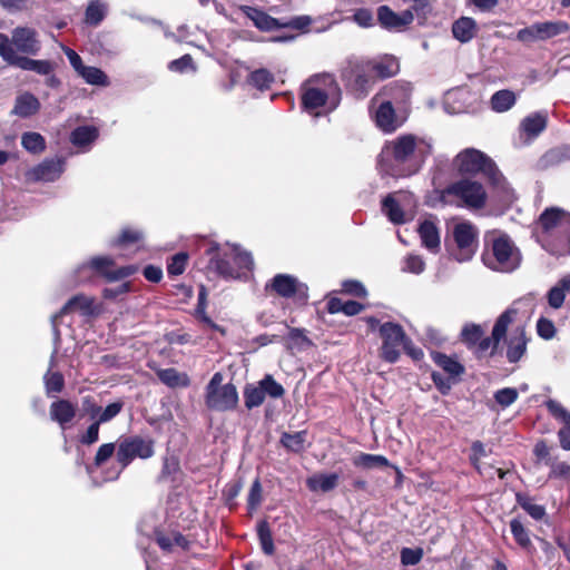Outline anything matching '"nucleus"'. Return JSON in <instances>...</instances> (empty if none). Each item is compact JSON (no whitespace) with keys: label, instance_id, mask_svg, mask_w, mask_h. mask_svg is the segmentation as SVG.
Listing matches in <instances>:
<instances>
[{"label":"nucleus","instance_id":"f257e3e1","mask_svg":"<svg viewBox=\"0 0 570 570\" xmlns=\"http://www.w3.org/2000/svg\"><path fill=\"white\" fill-rule=\"evenodd\" d=\"M431 145L414 135L397 136L384 144L379 167L384 175L407 177L416 174L431 154Z\"/></svg>","mask_w":570,"mask_h":570},{"label":"nucleus","instance_id":"f03ea898","mask_svg":"<svg viewBox=\"0 0 570 570\" xmlns=\"http://www.w3.org/2000/svg\"><path fill=\"white\" fill-rule=\"evenodd\" d=\"M205 253L209 256L207 268L226 279L240 278L254 265L250 253L236 245L222 248L219 244L212 243Z\"/></svg>","mask_w":570,"mask_h":570},{"label":"nucleus","instance_id":"7ed1b4c3","mask_svg":"<svg viewBox=\"0 0 570 570\" xmlns=\"http://www.w3.org/2000/svg\"><path fill=\"white\" fill-rule=\"evenodd\" d=\"M521 261L519 248L507 234H493L487 240L482 262L488 268L500 273H511L520 266Z\"/></svg>","mask_w":570,"mask_h":570},{"label":"nucleus","instance_id":"20e7f679","mask_svg":"<svg viewBox=\"0 0 570 570\" xmlns=\"http://www.w3.org/2000/svg\"><path fill=\"white\" fill-rule=\"evenodd\" d=\"M154 455V441L138 435L127 436L119 441L116 452L117 465L104 471L101 482L119 479L121 472L136 459H148Z\"/></svg>","mask_w":570,"mask_h":570},{"label":"nucleus","instance_id":"39448f33","mask_svg":"<svg viewBox=\"0 0 570 570\" xmlns=\"http://www.w3.org/2000/svg\"><path fill=\"white\" fill-rule=\"evenodd\" d=\"M454 164L462 174L482 173L494 187L502 190L508 196L509 188L504 177L499 171L493 160L482 151L474 148H466L455 157Z\"/></svg>","mask_w":570,"mask_h":570},{"label":"nucleus","instance_id":"423d86ee","mask_svg":"<svg viewBox=\"0 0 570 570\" xmlns=\"http://www.w3.org/2000/svg\"><path fill=\"white\" fill-rule=\"evenodd\" d=\"M440 200L444 205L480 209L485 206L487 193L482 184L471 179H460L441 191Z\"/></svg>","mask_w":570,"mask_h":570},{"label":"nucleus","instance_id":"0eeeda50","mask_svg":"<svg viewBox=\"0 0 570 570\" xmlns=\"http://www.w3.org/2000/svg\"><path fill=\"white\" fill-rule=\"evenodd\" d=\"M224 376L215 373L206 386L205 403L214 411L234 410L238 403V393L234 384H223Z\"/></svg>","mask_w":570,"mask_h":570},{"label":"nucleus","instance_id":"6e6552de","mask_svg":"<svg viewBox=\"0 0 570 570\" xmlns=\"http://www.w3.org/2000/svg\"><path fill=\"white\" fill-rule=\"evenodd\" d=\"M452 234L455 247L451 255L460 263L469 262L478 249V228L470 222H461L453 227Z\"/></svg>","mask_w":570,"mask_h":570},{"label":"nucleus","instance_id":"1a4fd4ad","mask_svg":"<svg viewBox=\"0 0 570 570\" xmlns=\"http://www.w3.org/2000/svg\"><path fill=\"white\" fill-rule=\"evenodd\" d=\"M380 335L383 341L381 356L389 363H395L401 355V347L409 348L410 340L403 327L393 322H386L380 326Z\"/></svg>","mask_w":570,"mask_h":570},{"label":"nucleus","instance_id":"9d476101","mask_svg":"<svg viewBox=\"0 0 570 570\" xmlns=\"http://www.w3.org/2000/svg\"><path fill=\"white\" fill-rule=\"evenodd\" d=\"M0 56L7 63L38 75L48 76L53 70V65L49 60H35L17 53L4 33H0Z\"/></svg>","mask_w":570,"mask_h":570},{"label":"nucleus","instance_id":"9b49d317","mask_svg":"<svg viewBox=\"0 0 570 570\" xmlns=\"http://www.w3.org/2000/svg\"><path fill=\"white\" fill-rule=\"evenodd\" d=\"M538 224L542 229V245L549 240H558L570 224V213L559 207L546 208L539 216Z\"/></svg>","mask_w":570,"mask_h":570},{"label":"nucleus","instance_id":"f8f14e48","mask_svg":"<svg viewBox=\"0 0 570 570\" xmlns=\"http://www.w3.org/2000/svg\"><path fill=\"white\" fill-rule=\"evenodd\" d=\"M412 97V86L407 81L396 80L385 85L375 95V100L390 102L401 114H409Z\"/></svg>","mask_w":570,"mask_h":570},{"label":"nucleus","instance_id":"ddd939ff","mask_svg":"<svg viewBox=\"0 0 570 570\" xmlns=\"http://www.w3.org/2000/svg\"><path fill=\"white\" fill-rule=\"evenodd\" d=\"M342 76L346 86L360 98L365 97L373 86V73L366 62L351 65Z\"/></svg>","mask_w":570,"mask_h":570},{"label":"nucleus","instance_id":"4468645a","mask_svg":"<svg viewBox=\"0 0 570 570\" xmlns=\"http://www.w3.org/2000/svg\"><path fill=\"white\" fill-rule=\"evenodd\" d=\"M318 79H322L324 85L334 83V79L328 75L311 78L304 83L302 88V105L304 110L314 114V116H320V112L316 110L325 105L328 97V92L325 89L313 86V82Z\"/></svg>","mask_w":570,"mask_h":570},{"label":"nucleus","instance_id":"2eb2a0df","mask_svg":"<svg viewBox=\"0 0 570 570\" xmlns=\"http://www.w3.org/2000/svg\"><path fill=\"white\" fill-rule=\"evenodd\" d=\"M371 104L376 106L374 114L375 124L384 132L396 130L407 117V114L399 112V109L391 106L390 102L375 100V96L372 98Z\"/></svg>","mask_w":570,"mask_h":570},{"label":"nucleus","instance_id":"dca6fc26","mask_svg":"<svg viewBox=\"0 0 570 570\" xmlns=\"http://www.w3.org/2000/svg\"><path fill=\"white\" fill-rule=\"evenodd\" d=\"M65 171V159L61 157L46 158L37 166L30 168L26 173V178L29 181H43L51 183L60 178Z\"/></svg>","mask_w":570,"mask_h":570},{"label":"nucleus","instance_id":"f3484780","mask_svg":"<svg viewBox=\"0 0 570 570\" xmlns=\"http://www.w3.org/2000/svg\"><path fill=\"white\" fill-rule=\"evenodd\" d=\"M9 41L17 53L21 52L28 56H36L41 49L38 32L29 27L14 28Z\"/></svg>","mask_w":570,"mask_h":570},{"label":"nucleus","instance_id":"a211bd4d","mask_svg":"<svg viewBox=\"0 0 570 570\" xmlns=\"http://www.w3.org/2000/svg\"><path fill=\"white\" fill-rule=\"evenodd\" d=\"M89 265L92 269L97 271L109 282L122 279L127 276L135 274L137 271V267L134 265L124 266L115 271H111L110 267L114 265V261L108 256L94 257L90 261Z\"/></svg>","mask_w":570,"mask_h":570},{"label":"nucleus","instance_id":"6ab92c4d","mask_svg":"<svg viewBox=\"0 0 570 570\" xmlns=\"http://www.w3.org/2000/svg\"><path fill=\"white\" fill-rule=\"evenodd\" d=\"M80 312L82 315L88 316L92 315L95 312L94 299L86 295H76L71 297L60 309L59 314L52 316V325L55 332V341L58 343L60 341V333L57 328L56 321L61 315L68 314L70 312Z\"/></svg>","mask_w":570,"mask_h":570},{"label":"nucleus","instance_id":"aec40b11","mask_svg":"<svg viewBox=\"0 0 570 570\" xmlns=\"http://www.w3.org/2000/svg\"><path fill=\"white\" fill-rule=\"evenodd\" d=\"M377 19L381 26L389 30H401L414 20L411 10H404L401 13L394 12L387 6H381L377 9Z\"/></svg>","mask_w":570,"mask_h":570},{"label":"nucleus","instance_id":"412c9836","mask_svg":"<svg viewBox=\"0 0 570 570\" xmlns=\"http://www.w3.org/2000/svg\"><path fill=\"white\" fill-rule=\"evenodd\" d=\"M266 288H271L282 297H292L296 293L305 295L307 289V287L301 284L296 277L288 274H277L271 281V284L266 285Z\"/></svg>","mask_w":570,"mask_h":570},{"label":"nucleus","instance_id":"4be33fe9","mask_svg":"<svg viewBox=\"0 0 570 570\" xmlns=\"http://www.w3.org/2000/svg\"><path fill=\"white\" fill-rule=\"evenodd\" d=\"M544 404L550 414L562 422L563 426L558 432L560 445L563 450L570 451V412L556 400L550 399Z\"/></svg>","mask_w":570,"mask_h":570},{"label":"nucleus","instance_id":"5701e85b","mask_svg":"<svg viewBox=\"0 0 570 570\" xmlns=\"http://www.w3.org/2000/svg\"><path fill=\"white\" fill-rule=\"evenodd\" d=\"M411 195L404 193L390 194L382 202V212L393 224H404L405 214L401 207L402 202Z\"/></svg>","mask_w":570,"mask_h":570},{"label":"nucleus","instance_id":"b1692460","mask_svg":"<svg viewBox=\"0 0 570 570\" xmlns=\"http://www.w3.org/2000/svg\"><path fill=\"white\" fill-rule=\"evenodd\" d=\"M243 13L253 21L254 26L263 31H271L282 28L283 24L277 19L271 17L266 12L249 6L240 8Z\"/></svg>","mask_w":570,"mask_h":570},{"label":"nucleus","instance_id":"393cba45","mask_svg":"<svg viewBox=\"0 0 570 570\" xmlns=\"http://www.w3.org/2000/svg\"><path fill=\"white\" fill-rule=\"evenodd\" d=\"M76 405L68 400H57L50 405V417L62 429L66 428L76 416Z\"/></svg>","mask_w":570,"mask_h":570},{"label":"nucleus","instance_id":"a878e982","mask_svg":"<svg viewBox=\"0 0 570 570\" xmlns=\"http://www.w3.org/2000/svg\"><path fill=\"white\" fill-rule=\"evenodd\" d=\"M528 338L523 327H517L508 341L507 358L511 363L518 362L527 351Z\"/></svg>","mask_w":570,"mask_h":570},{"label":"nucleus","instance_id":"bb28decb","mask_svg":"<svg viewBox=\"0 0 570 570\" xmlns=\"http://www.w3.org/2000/svg\"><path fill=\"white\" fill-rule=\"evenodd\" d=\"M337 473H315L306 479V485L312 492H330L338 484Z\"/></svg>","mask_w":570,"mask_h":570},{"label":"nucleus","instance_id":"cd10ccee","mask_svg":"<svg viewBox=\"0 0 570 570\" xmlns=\"http://www.w3.org/2000/svg\"><path fill=\"white\" fill-rule=\"evenodd\" d=\"M419 234L422 245L432 253L440 250V232L436 225L431 220H424L419 226Z\"/></svg>","mask_w":570,"mask_h":570},{"label":"nucleus","instance_id":"c85d7f7f","mask_svg":"<svg viewBox=\"0 0 570 570\" xmlns=\"http://www.w3.org/2000/svg\"><path fill=\"white\" fill-rule=\"evenodd\" d=\"M476 22L470 17H461L452 24L453 37L462 43L471 41L476 35Z\"/></svg>","mask_w":570,"mask_h":570},{"label":"nucleus","instance_id":"c756f323","mask_svg":"<svg viewBox=\"0 0 570 570\" xmlns=\"http://www.w3.org/2000/svg\"><path fill=\"white\" fill-rule=\"evenodd\" d=\"M547 127V115L534 112L527 116L520 124V131L525 134L529 139L538 137Z\"/></svg>","mask_w":570,"mask_h":570},{"label":"nucleus","instance_id":"7c9ffc66","mask_svg":"<svg viewBox=\"0 0 570 570\" xmlns=\"http://www.w3.org/2000/svg\"><path fill=\"white\" fill-rule=\"evenodd\" d=\"M40 109L39 100L29 92H24L17 97L12 114L21 118H28Z\"/></svg>","mask_w":570,"mask_h":570},{"label":"nucleus","instance_id":"2f4dec72","mask_svg":"<svg viewBox=\"0 0 570 570\" xmlns=\"http://www.w3.org/2000/svg\"><path fill=\"white\" fill-rule=\"evenodd\" d=\"M366 63L373 76H376L381 79L390 78L396 75L400 68L399 62L394 57H384L380 60L367 61Z\"/></svg>","mask_w":570,"mask_h":570},{"label":"nucleus","instance_id":"473e14b6","mask_svg":"<svg viewBox=\"0 0 570 570\" xmlns=\"http://www.w3.org/2000/svg\"><path fill=\"white\" fill-rule=\"evenodd\" d=\"M431 357L439 367L449 374L451 380L460 376L464 372L463 365L460 364L454 357L448 356L440 352H433Z\"/></svg>","mask_w":570,"mask_h":570},{"label":"nucleus","instance_id":"72a5a7b5","mask_svg":"<svg viewBox=\"0 0 570 570\" xmlns=\"http://www.w3.org/2000/svg\"><path fill=\"white\" fill-rule=\"evenodd\" d=\"M98 129L94 126H79L71 131L70 141L81 148L89 147L98 138Z\"/></svg>","mask_w":570,"mask_h":570},{"label":"nucleus","instance_id":"f704fd0d","mask_svg":"<svg viewBox=\"0 0 570 570\" xmlns=\"http://www.w3.org/2000/svg\"><path fill=\"white\" fill-rule=\"evenodd\" d=\"M157 376L161 383L169 387H186L189 385L188 375L185 373H179L174 367L158 370Z\"/></svg>","mask_w":570,"mask_h":570},{"label":"nucleus","instance_id":"c9c22d12","mask_svg":"<svg viewBox=\"0 0 570 570\" xmlns=\"http://www.w3.org/2000/svg\"><path fill=\"white\" fill-rule=\"evenodd\" d=\"M542 247L551 255L560 257L570 255V223L558 240H549Z\"/></svg>","mask_w":570,"mask_h":570},{"label":"nucleus","instance_id":"e433bc0d","mask_svg":"<svg viewBox=\"0 0 570 570\" xmlns=\"http://www.w3.org/2000/svg\"><path fill=\"white\" fill-rule=\"evenodd\" d=\"M517 101L513 91L503 89L494 92L491 97V108L497 112H504L511 109Z\"/></svg>","mask_w":570,"mask_h":570},{"label":"nucleus","instance_id":"4c0bfd02","mask_svg":"<svg viewBox=\"0 0 570 570\" xmlns=\"http://www.w3.org/2000/svg\"><path fill=\"white\" fill-rule=\"evenodd\" d=\"M535 24L540 30L541 40L551 39L569 31L570 29L569 24L561 20L537 22Z\"/></svg>","mask_w":570,"mask_h":570},{"label":"nucleus","instance_id":"58836bf2","mask_svg":"<svg viewBox=\"0 0 570 570\" xmlns=\"http://www.w3.org/2000/svg\"><path fill=\"white\" fill-rule=\"evenodd\" d=\"M353 464L357 468L371 470L380 466H387L389 460L384 455L360 453L353 458Z\"/></svg>","mask_w":570,"mask_h":570},{"label":"nucleus","instance_id":"ea45409f","mask_svg":"<svg viewBox=\"0 0 570 570\" xmlns=\"http://www.w3.org/2000/svg\"><path fill=\"white\" fill-rule=\"evenodd\" d=\"M306 432L298 431L294 433L284 432L281 436V443L288 451L299 453L305 449Z\"/></svg>","mask_w":570,"mask_h":570},{"label":"nucleus","instance_id":"a19ab883","mask_svg":"<svg viewBox=\"0 0 570 570\" xmlns=\"http://www.w3.org/2000/svg\"><path fill=\"white\" fill-rule=\"evenodd\" d=\"M22 147L35 155L41 154L46 149V140L42 135L35 131L24 132L21 136Z\"/></svg>","mask_w":570,"mask_h":570},{"label":"nucleus","instance_id":"79ce46f5","mask_svg":"<svg viewBox=\"0 0 570 570\" xmlns=\"http://www.w3.org/2000/svg\"><path fill=\"white\" fill-rule=\"evenodd\" d=\"M510 530L515 542L524 550L529 551L532 549V542L529 531L523 527L520 520L512 519L510 521Z\"/></svg>","mask_w":570,"mask_h":570},{"label":"nucleus","instance_id":"37998d69","mask_svg":"<svg viewBox=\"0 0 570 570\" xmlns=\"http://www.w3.org/2000/svg\"><path fill=\"white\" fill-rule=\"evenodd\" d=\"M514 314V311L508 309L503 312L497 320L492 330L494 346H498L500 341L505 336L508 327L511 324Z\"/></svg>","mask_w":570,"mask_h":570},{"label":"nucleus","instance_id":"c03bdc74","mask_svg":"<svg viewBox=\"0 0 570 570\" xmlns=\"http://www.w3.org/2000/svg\"><path fill=\"white\" fill-rule=\"evenodd\" d=\"M107 13V6L99 0H91L86 9V23L98 26Z\"/></svg>","mask_w":570,"mask_h":570},{"label":"nucleus","instance_id":"a18cd8bd","mask_svg":"<svg viewBox=\"0 0 570 570\" xmlns=\"http://www.w3.org/2000/svg\"><path fill=\"white\" fill-rule=\"evenodd\" d=\"M517 503L534 520H542L546 515V509L543 505H539L532 502L531 498L525 494L517 493Z\"/></svg>","mask_w":570,"mask_h":570},{"label":"nucleus","instance_id":"49530a36","mask_svg":"<svg viewBox=\"0 0 570 570\" xmlns=\"http://www.w3.org/2000/svg\"><path fill=\"white\" fill-rule=\"evenodd\" d=\"M78 75L81 76L89 85H108V77L102 70H100L97 67L83 66V68L78 72Z\"/></svg>","mask_w":570,"mask_h":570},{"label":"nucleus","instance_id":"de8ad7c7","mask_svg":"<svg viewBox=\"0 0 570 570\" xmlns=\"http://www.w3.org/2000/svg\"><path fill=\"white\" fill-rule=\"evenodd\" d=\"M248 81L255 88L265 90L268 89L274 81V76L267 69L262 68L250 72Z\"/></svg>","mask_w":570,"mask_h":570},{"label":"nucleus","instance_id":"09e8293b","mask_svg":"<svg viewBox=\"0 0 570 570\" xmlns=\"http://www.w3.org/2000/svg\"><path fill=\"white\" fill-rule=\"evenodd\" d=\"M265 397L266 396L259 383L256 386L248 385L244 391L245 406L247 409H253L262 405L263 402L265 401Z\"/></svg>","mask_w":570,"mask_h":570},{"label":"nucleus","instance_id":"8fccbe9b","mask_svg":"<svg viewBox=\"0 0 570 570\" xmlns=\"http://www.w3.org/2000/svg\"><path fill=\"white\" fill-rule=\"evenodd\" d=\"M259 384L264 391L265 396L268 395L272 399H279L285 394L284 387L274 380L271 374L265 375Z\"/></svg>","mask_w":570,"mask_h":570},{"label":"nucleus","instance_id":"3c124183","mask_svg":"<svg viewBox=\"0 0 570 570\" xmlns=\"http://www.w3.org/2000/svg\"><path fill=\"white\" fill-rule=\"evenodd\" d=\"M257 534L261 541L263 551L271 556L274 553V542L269 525L266 521H261L257 525Z\"/></svg>","mask_w":570,"mask_h":570},{"label":"nucleus","instance_id":"603ef678","mask_svg":"<svg viewBox=\"0 0 570 570\" xmlns=\"http://www.w3.org/2000/svg\"><path fill=\"white\" fill-rule=\"evenodd\" d=\"M484 332L478 324H468L462 328L461 337L462 341L470 347L473 348L476 343L481 340Z\"/></svg>","mask_w":570,"mask_h":570},{"label":"nucleus","instance_id":"864d4df0","mask_svg":"<svg viewBox=\"0 0 570 570\" xmlns=\"http://www.w3.org/2000/svg\"><path fill=\"white\" fill-rule=\"evenodd\" d=\"M46 392L48 395L51 393H60L65 386V380L61 373L51 372L50 370L43 376Z\"/></svg>","mask_w":570,"mask_h":570},{"label":"nucleus","instance_id":"5fc2aeb1","mask_svg":"<svg viewBox=\"0 0 570 570\" xmlns=\"http://www.w3.org/2000/svg\"><path fill=\"white\" fill-rule=\"evenodd\" d=\"M180 471L179 460L175 455H169L164 459L163 470L160 478L163 480H174Z\"/></svg>","mask_w":570,"mask_h":570},{"label":"nucleus","instance_id":"6e6d98bb","mask_svg":"<svg viewBox=\"0 0 570 570\" xmlns=\"http://www.w3.org/2000/svg\"><path fill=\"white\" fill-rule=\"evenodd\" d=\"M117 452L115 443L101 444L94 459V466L99 468L106 463Z\"/></svg>","mask_w":570,"mask_h":570},{"label":"nucleus","instance_id":"4d7b16f0","mask_svg":"<svg viewBox=\"0 0 570 570\" xmlns=\"http://www.w3.org/2000/svg\"><path fill=\"white\" fill-rule=\"evenodd\" d=\"M122 407L124 403L121 401L110 403L105 409H101V412L99 413L96 421L99 424L107 423L115 419L121 412Z\"/></svg>","mask_w":570,"mask_h":570},{"label":"nucleus","instance_id":"13d9d810","mask_svg":"<svg viewBox=\"0 0 570 570\" xmlns=\"http://www.w3.org/2000/svg\"><path fill=\"white\" fill-rule=\"evenodd\" d=\"M518 399V391L513 387H504L494 393V400L502 407H508Z\"/></svg>","mask_w":570,"mask_h":570},{"label":"nucleus","instance_id":"bf43d9fd","mask_svg":"<svg viewBox=\"0 0 570 570\" xmlns=\"http://www.w3.org/2000/svg\"><path fill=\"white\" fill-rule=\"evenodd\" d=\"M187 254L178 253L173 256L170 263L167 266V272L171 276H178L184 273L187 264Z\"/></svg>","mask_w":570,"mask_h":570},{"label":"nucleus","instance_id":"052dcab7","mask_svg":"<svg viewBox=\"0 0 570 570\" xmlns=\"http://www.w3.org/2000/svg\"><path fill=\"white\" fill-rule=\"evenodd\" d=\"M425 268V263L423 258L419 255H409L404 259V265L402 267V271L413 273V274H421Z\"/></svg>","mask_w":570,"mask_h":570},{"label":"nucleus","instance_id":"680f3d73","mask_svg":"<svg viewBox=\"0 0 570 570\" xmlns=\"http://www.w3.org/2000/svg\"><path fill=\"white\" fill-rule=\"evenodd\" d=\"M142 239V234L139 230L125 228L114 245L125 246L129 244H136Z\"/></svg>","mask_w":570,"mask_h":570},{"label":"nucleus","instance_id":"e2e57ef3","mask_svg":"<svg viewBox=\"0 0 570 570\" xmlns=\"http://www.w3.org/2000/svg\"><path fill=\"white\" fill-rule=\"evenodd\" d=\"M423 558L422 549L403 548L401 550V562L404 566H415Z\"/></svg>","mask_w":570,"mask_h":570},{"label":"nucleus","instance_id":"0e129e2a","mask_svg":"<svg viewBox=\"0 0 570 570\" xmlns=\"http://www.w3.org/2000/svg\"><path fill=\"white\" fill-rule=\"evenodd\" d=\"M100 425L97 421H94L86 430L83 434L80 435L79 442L83 445L95 444L99 440V429Z\"/></svg>","mask_w":570,"mask_h":570},{"label":"nucleus","instance_id":"69168bd1","mask_svg":"<svg viewBox=\"0 0 570 570\" xmlns=\"http://www.w3.org/2000/svg\"><path fill=\"white\" fill-rule=\"evenodd\" d=\"M262 501V485L258 479H256L249 490L247 504L250 511L257 509Z\"/></svg>","mask_w":570,"mask_h":570},{"label":"nucleus","instance_id":"338daca9","mask_svg":"<svg viewBox=\"0 0 570 570\" xmlns=\"http://www.w3.org/2000/svg\"><path fill=\"white\" fill-rule=\"evenodd\" d=\"M168 68L175 72H184L187 69H195L193 65V58L189 55H184L179 59L170 61Z\"/></svg>","mask_w":570,"mask_h":570},{"label":"nucleus","instance_id":"774afa93","mask_svg":"<svg viewBox=\"0 0 570 570\" xmlns=\"http://www.w3.org/2000/svg\"><path fill=\"white\" fill-rule=\"evenodd\" d=\"M537 331L539 336L544 340H550L556 334V327L553 323L547 318L541 317L537 323Z\"/></svg>","mask_w":570,"mask_h":570}]
</instances>
